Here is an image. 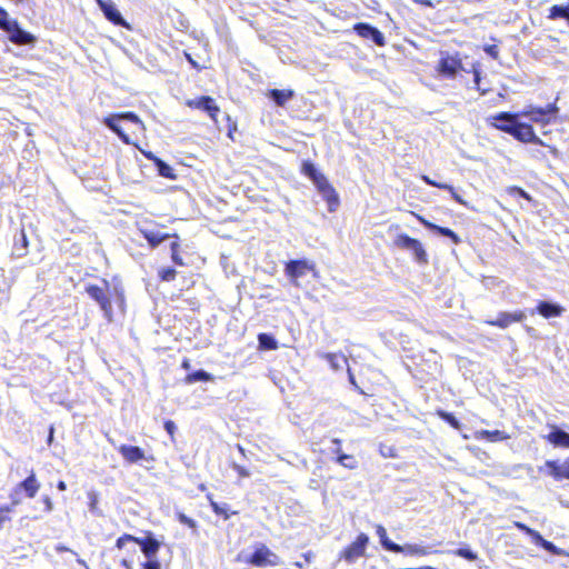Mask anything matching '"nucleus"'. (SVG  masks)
<instances>
[{"label": "nucleus", "instance_id": "obj_1", "mask_svg": "<svg viewBox=\"0 0 569 569\" xmlns=\"http://www.w3.org/2000/svg\"><path fill=\"white\" fill-rule=\"evenodd\" d=\"M302 173L316 186L318 192L328 203V210L335 212L339 206V196L328 179L316 168L311 161H303Z\"/></svg>", "mask_w": 569, "mask_h": 569}, {"label": "nucleus", "instance_id": "obj_2", "mask_svg": "<svg viewBox=\"0 0 569 569\" xmlns=\"http://www.w3.org/2000/svg\"><path fill=\"white\" fill-rule=\"evenodd\" d=\"M0 30L8 34L9 40L18 46H33L36 37L23 30L16 19H11L8 12L0 7Z\"/></svg>", "mask_w": 569, "mask_h": 569}, {"label": "nucleus", "instance_id": "obj_3", "mask_svg": "<svg viewBox=\"0 0 569 569\" xmlns=\"http://www.w3.org/2000/svg\"><path fill=\"white\" fill-rule=\"evenodd\" d=\"M104 288L97 284H89L86 287V292L93 299L103 312L104 318L108 321H112V305L108 293V282L103 280Z\"/></svg>", "mask_w": 569, "mask_h": 569}, {"label": "nucleus", "instance_id": "obj_4", "mask_svg": "<svg viewBox=\"0 0 569 569\" xmlns=\"http://www.w3.org/2000/svg\"><path fill=\"white\" fill-rule=\"evenodd\" d=\"M559 108L557 107V103L553 102L547 104L545 108L529 106L521 112V116L528 118L532 122L546 126L551 122V119L556 117Z\"/></svg>", "mask_w": 569, "mask_h": 569}, {"label": "nucleus", "instance_id": "obj_5", "mask_svg": "<svg viewBox=\"0 0 569 569\" xmlns=\"http://www.w3.org/2000/svg\"><path fill=\"white\" fill-rule=\"evenodd\" d=\"M244 561L254 567H276L280 565L279 556L263 543H259L256 550L246 557Z\"/></svg>", "mask_w": 569, "mask_h": 569}, {"label": "nucleus", "instance_id": "obj_6", "mask_svg": "<svg viewBox=\"0 0 569 569\" xmlns=\"http://www.w3.org/2000/svg\"><path fill=\"white\" fill-rule=\"evenodd\" d=\"M395 244L400 249L411 252L418 263L423 264L428 262L427 252L419 240L401 233L396 238Z\"/></svg>", "mask_w": 569, "mask_h": 569}, {"label": "nucleus", "instance_id": "obj_7", "mask_svg": "<svg viewBox=\"0 0 569 569\" xmlns=\"http://www.w3.org/2000/svg\"><path fill=\"white\" fill-rule=\"evenodd\" d=\"M395 244L400 249L411 252L418 263L423 264L428 262L427 252L419 240L401 233L396 238Z\"/></svg>", "mask_w": 569, "mask_h": 569}, {"label": "nucleus", "instance_id": "obj_8", "mask_svg": "<svg viewBox=\"0 0 569 569\" xmlns=\"http://www.w3.org/2000/svg\"><path fill=\"white\" fill-rule=\"evenodd\" d=\"M284 271L290 278L291 282L298 287V280L303 278L308 272L315 271V264L307 259L289 260L286 263Z\"/></svg>", "mask_w": 569, "mask_h": 569}, {"label": "nucleus", "instance_id": "obj_9", "mask_svg": "<svg viewBox=\"0 0 569 569\" xmlns=\"http://www.w3.org/2000/svg\"><path fill=\"white\" fill-rule=\"evenodd\" d=\"M518 118V113L502 111L488 118V122L493 128L511 136Z\"/></svg>", "mask_w": 569, "mask_h": 569}, {"label": "nucleus", "instance_id": "obj_10", "mask_svg": "<svg viewBox=\"0 0 569 569\" xmlns=\"http://www.w3.org/2000/svg\"><path fill=\"white\" fill-rule=\"evenodd\" d=\"M368 542L369 537L366 533H360L356 541H353L342 551L341 558H343L349 563L355 562L358 558L365 555Z\"/></svg>", "mask_w": 569, "mask_h": 569}, {"label": "nucleus", "instance_id": "obj_11", "mask_svg": "<svg viewBox=\"0 0 569 569\" xmlns=\"http://www.w3.org/2000/svg\"><path fill=\"white\" fill-rule=\"evenodd\" d=\"M461 69V60L448 53L441 56L437 67L440 76L449 79H453Z\"/></svg>", "mask_w": 569, "mask_h": 569}, {"label": "nucleus", "instance_id": "obj_12", "mask_svg": "<svg viewBox=\"0 0 569 569\" xmlns=\"http://www.w3.org/2000/svg\"><path fill=\"white\" fill-rule=\"evenodd\" d=\"M511 136L520 142L545 146L543 141L535 133L531 124L517 121Z\"/></svg>", "mask_w": 569, "mask_h": 569}, {"label": "nucleus", "instance_id": "obj_13", "mask_svg": "<svg viewBox=\"0 0 569 569\" xmlns=\"http://www.w3.org/2000/svg\"><path fill=\"white\" fill-rule=\"evenodd\" d=\"M104 18L112 22L114 26L123 27L128 30H131V26L123 18L119 9L116 7L114 2H97Z\"/></svg>", "mask_w": 569, "mask_h": 569}, {"label": "nucleus", "instance_id": "obj_14", "mask_svg": "<svg viewBox=\"0 0 569 569\" xmlns=\"http://www.w3.org/2000/svg\"><path fill=\"white\" fill-rule=\"evenodd\" d=\"M353 30L361 38L371 40L377 46L385 44V36L383 33L376 27L366 22H358L353 26Z\"/></svg>", "mask_w": 569, "mask_h": 569}, {"label": "nucleus", "instance_id": "obj_15", "mask_svg": "<svg viewBox=\"0 0 569 569\" xmlns=\"http://www.w3.org/2000/svg\"><path fill=\"white\" fill-rule=\"evenodd\" d=\"M187 106L207 112L210 116V118L214 121H217V114L220 112L219 107L216 104L214 100L209 96H202L196 99H190L187 101Z\"/></svg>", "mask_w": 569, "mask_h": 569}, {"label": "nucleus", "instance_id": "obj_16", "mask_svg": "<svg viewBox=\"0 0 569 569\" xmlns=\"http://www.w3.org/2000/svg\"><path fill=\"white\" fill-rule=\"evenodd\" d=\"M136 543L140 546V549L146 556L147 560L157 559L161 542L156 539L153 533L148 532L144 538L136 537Z\"/></svg>", "mask_w": 569, "mask_h": 569}, {"label": "nucleus", "instance_id": "obj_17", "mask_svg": "<svg viewBox=\"0 0 569 569\" xmlns=\"http://www.w3.org/2000/svg\"><path fill=\"white\" fill-rule=\"evenodd\" d=\"M565 311V308L557 302L549 300H541L538 302L535 310H531V315L535 312L539 313L541 317L546 319L560 317Z\"/></svg>", "mask_w": 569, "mask_h": 569}, {"label": "nucleus", "instance_id": "obj_18", "mask_svg": "<svg viewBox=\"0 0 569 569\" xmlns=\"http://www.w3.org/2000/svg\"><path fill=\"white\" fill-rule=\"evenodd\" d=\"M40 488V483L32 471L24 480L19 482L13 489V495L18 497L20 492H24L26 497L33 498Z\"/></svg>", "mask_w": 569, "mask_h": 569}, {"label": "nucleus", "instance_id": "obj_19", "mask_svg": "<svg viewBox=\"0 0 569 569\" xmlns=\"http://www.w3.org/2000/svg\"><path fill=\"white\" fill-rule=\"evenodd\" d=\"M529 537L532 542L537 546L541 547L553 556H568V552L559 547H557L553 542L546 540L537 530L532 529Z\"/></svg>", "mask_w": 569, "mask_h": 569}, {"label": "nucleus", "instance_id": "obj_20", "mask_svg": "<svg viewBox=\"0 0 569 569\" xmlns=\"http://www.w3.org/2000/svg\"><path fill=\"white\" fill-rule=\"evenodd\" d=\"M29 241L24 229H20L19 232L14 234L13 238V247H12V256L16 258H22L28 253Z\"/></svg>", "mask_w": 569, "mask_h": 569}, {"label": "nucleus", "instance_id": "obj_21", "mask_svg": "<svg viewBox=\"0 0 569 569\" xmlns=\"http://www.w3.org/2000/svg\"><path fill=\"white\" fill-rule=\"evenodd\" d=\"M546 467L549 469V475L556 480L569 479V458L562 465L553 460H547Z\"/></svg>", "mask_w": 569, "mask_h": 569}, {"label": "nucleus", "instance_id": "obj_22", "mask_svg": "<svg viewBox=\"0 0 569 569\" xmlns=\"http://www.w3.org/2000/svg\"><path fill=\"white\" fill-rule=\"evenodd\" d=\"M118 451L121 453V456L131 463L138 462L142 459H144V452L140 447L137 446H129V445H121L118 448Z\"/></svg>", "mask_w": 569, "mask_h": 569}, {"label": "nucleus", "instance_id": "obj_23", "mask_svg": "<svg viewBox=\"0 0 569 569\" xmlns=\"http://www.w3.org/2000/svg\"><path fill=\"white\" fill-rule=\"evenodd\" d=\"M267 97L272 100L278 107H283L289 100L295 97V91L291 89H270Z\"/></svg>", "mask_w": 569, "mask_h": 569}, {"label": "nucleus", "instance_id": "obj_24", "mask_svg": "<svg viewBox=\"0 0 569 569\" xmlns=\"http://www.w3.org/2000/svg\"><path fill=\"white\" fill-rule=\"evenodd\" d=\"M547 439L556 447L569 448V433L559 427L553 426Z\"/></svg>", "mask_w": 569, "mask_h": 569}, {"label": "nucleus", "instance_id": "obj_25", "mask_svg": "<svg viewBox=\"0 0 569 569\" xmlns=\"http://www.w3.org/2000/svg\"><path fill=\"white\" fill-rule=\"evenodd\" d=\"M396 553H403L408 556H427L432 551L428 547H422L417 543H406L403 546L398 545L395 551Z\"/></svg>", "mask_w": 569, "mask_h": 569}, {"label": "nucleus", "instance_id": "obj_26", "mask_svg": "<svg viewBox=\"0 0 569 569\" xmlns=\"http://www.w3.org/2000/svg\"><path fill=\"white\" fill-rule=\"evenodd\" d=\"M140 232L142 233L143 238L148 241V243L156 248L160 243H162L166 239L170 238V234L162 233L158 230H151L143 227L139 228Z\"/></svg>", "mask_w": 569, "mask_h": 569}, {"label": "nucleus", "instance_id": "obj_27", "mask_svg": "<svg viewBox=\"0 0 569 569\" xmlns=\"http://www.w3.org/2000/svg\"><path fill=\"white\" fill-rule=\"evenodd\" d=\"M119 121H121V118L119 114H112L104 119V124L112 130L124 143H130L129 136L122 130L121 126L119 124Z\"/></svg>", "mask_w": 569, "mask_h": 569}, {"label": "nucleus", "instance_id": "obj_28", "mask_svg": "<svg viewBox=\"0 0 569 569\" xmlns=\"http://www.w3.org/2000/svg\"><path fill=\"white\" fill-rule=\"evenodd\" d=\"M423 223L429 230L437 232L438 234H440L442 237L450 238L453 243L460 242L459 236L455 231H452L450 228L441 227V226H438V224H435V223H431L428 221H423Z\"/></svg>", "mask_w": 569, "mask_h": 569}, {"label": "nucleus", "instance_id": "obj_29", "mask_svg": "<svg viewBox=\"0 0 569 569\" xmlns=\"http://www.w3.org/2000/svg\"><path fill=\"white\" fill-rule=\"evenodd\" d=\"M147 157L154 161V164L157 167L158 173L161 177L169 178V179H174L176 178V174L173 173V169L167 162H164L163 160L154 157L152 153H148Z\"/></svg>", "mask_w": 569, "mask_h": 569}, {"label": "nucleus", "instance_id": "obj_30", "mask_svg": "<svg viewBox=\"0 0 569 569\" xmlns=\"http://www.w3.org/2000/svg\"><path fill=\"white\" fill-rule=\"evenodd\" d=\"M88 497V508L89 512L94 517H103L104 513L102 509L99 507V493L94 490H90L87 492Z\"/></svg>", "mask_w": 569, "mask_h": 569}, {"label": "nucleus", "instance_id": "obj_31", "mask_svg": "<svg viewBox=\"0 0 569 569\" xmlns=\"http://www.w3.org/2000/svg\"><path fill=\"white\" fill-rule=\"evenodd\" d=\"M376 533L379 537L380 543H381L383 549H386L388 551H391V552L396 551L398 543L393 542L392 540H390L388 538L387 530H386V528L383 526L377 525Z\"/></svg>", "mask_w": 569, "mask_h": 569}, {"label": "nucleus", "instance_id": "obj_32", "mask_svg": "<svg viewBox=\"0 0 569 569\" xmlns=\"http://www.w3.org/2000/svg\"><path fill=\"white\" fill-rule=\"evenodd\" d=\"M208 500L213 512L218 516H221L224 520H228L231 515L237 513L236 511L230 512L228 503H219L214 501L210 495L208 496Z\"/></svg>", "mask_w": 569, "mask_h": 569}, {"label": "nucleus", "instance_id": "obj_33", "mask_svg": "<svg viewBox=\"0 0 569 569\" xmlns=\"http://www.w3.org/2000/svg\"><path fill=\"white\" fill-rule=\"evenodd\" d=\"M213 376L209 372H207L203 369L196 370L189 375H187L184 381L188 385H192L199 381H212Z\"/></svg>", "mask_w": 569, "mask_h": 569}, {"label": "nucleus", "instance_id": "obj_34", "mask_svg": "<svg viewBox=\"0 0 569 569\" xmlns=\"http://www.w3.org/2000/svg\"><path fill=\"white\" fill-rule=\"evenodd\" d=\"M258 343L261 350H276L278 348L277 340L270 333H259Z\"/></svg>", "mask_w": 569, "mask_h": 569}, {"label": "nucleus", "instance_id": "obj_35", "mask_svg": "<svg viewBox=\"0 0 569 569\" xmlns=\"http://www.w3.org/2000/svg\"><path fill=\"white\" fill-rule=\"evenodd\" d=\"M325 358L333 370H340L348 363L347 358L341 353H327Z\"/></svg>", "mask_w": 569, "mask_h": 569}, {"label": "nucleus", "instance_id": "obj_36", "mask_svg": "<svg viewBox=\"0 0 569 569\" xmlns=\"http://www.w3.org/2000/svg\"><path fill=\"white\" fill-rule=\"evenodd\" d=\"M336 462L349 470H353L358 467V460L353 456L347 453H341L336 457Z\"/></svg>", "mask_w": 569, "mask_h": 569}, {"label": "nucleus", "instance_id": "obj_37", "mask_svg": "<svg viewBox=\"0 0 569 569\" xmlns=\"http://www.w3.org/2000/svg\"><path fill=\"white\" fill-rule=\"evenodd\" d=\"M511 316L510 312H501L498 318L493 321H489L488 323L491 326H496L499 328H507L511 323Z\"/></svg>", "mask_w": 569, "mask_h": 569}, {"label": "nucleus", "instance_id": "obj_38", "mask_svg": "<svg viewBox=\"0 0 569 569\" xmlns=\"http://www.w3.org/2000/svg\"><path fill=\"white\" fill-rule=\"evenodd\" d=\"M453 553L458 557H461L468 561H476L478 559L477 553L471 550L469 547H461L453 551Z\"/></svg>", "mask_w": 569, "mask_h": 569}, {"label": "nucleus", "instance_id": "obj_39", "mask_svg": "<svg viewBox=\"0 0 569 569\" xmlns=\"http://www.w3.org/2000/svg\"><path fill=\"white\" fill-rule=\"evenodd\" d=\"M438 416L455 429H460L459 420L451 412L439 410Z\"/></svg>", "mask_w": 569, "mask_h": 569}, {"label": "nucleus", "instance_id": "obj_40", "mask_svg": "<svg viewBox=\"0 0 569 569\" xmlns=\"http://www.w3.org/2000/svg\"><path fill=\"white\" fill-rule=\"evenodd\" d=\"M177 519L179 520L180 523L186 525L190 529H192L193 533H197L198 525H197L196 520H193L192 518L188 517L183 512H177Z\"/></svg>", "mask_w": 569, "mask_h": 569}, {"label": "nucleus", "instance_id": "obj_41", "mask_svg": "<svg viewBox=\"0 0 569 569\" xmlns=\"http://www.w3.org/2000/svg\"><path fill=\"white\" fill-rule=\"evenodd\" d=\"M176 274H177L176 269H173V268H171V267L162 268V269L159 271V277H160V279H161L162 281H172V280H174Z\"/></svg>", "mask_w": 569, "mask_h": 569}, {"label": "nucleus", "instance_id": "obj_42", "mask_svg": "<svg viewBox=\"0 0 569 569\" xmlns=\"http://www.w3.org/2000/svg\"><path fill=\"white\" fill-rule=\"evenodd\" d=\"M483 435L490 441H499V440H505L508 438L505 435V432L500 431V430H493V431L487 430V431H483Z\"/></svg>", "mask_w": 569, "mask_h": 569}, {"label": "nucleus", "instance_id": "obj_43", "mask_svg": "<svg viewBox=\"0 0 569 569\" xmlns=\"http://www.w3.org/2000/svg\"><path fill=\"white\" fill-rule=\"evenodd\" d=\"M421 179L428 184V186H431V187H436V188H439V189H442V190H448V191H452V186L448 184V183H440V182H437L435 181L433 179H430L428 176H422Z\"/></svg>", "mask_w": 569, "mask_h": 569}, {"label": "nucleus", "instance_id": "obj_44", "mask_svg": "<svg viewBox=\"0 0 569 569\" xmlns=\"http://www.w3.org/2000/svg\"><path fill=\"white\" fill-rule=\"evenodd\" d=\"M508 193L510 196L521 197V198H523V199H526L528 201L532 200L530 194L527 191H525L522 188H519V187H516V186H512V187L508 188Z\"/></svg>", "mask_w": 569, "mask_h": 569}, {"label": "nucleus", "instance_id": "obj_45", "mask_svg": "<svg viewBox=\"0 0 569 569\" xmlns=\"http://www.w3.org/2000/svg\"><path fill=\"white\" fill-rule=\"evenodd\" d=\"M130 541L136 542V537L129 533H124L117 539L116 547L122 549L124 545Z\"/></svg>", "mask_w": 569, "mask_h": 569}, {"label": "nucleus", "instance_id": "obj_46", "mask_svg": "<svg viewBox=\"0 0 569 569\" xmlns=\"http://www.w3.org/2000/svg\"><path fill=\"white\" fill-rule=\"evenodd\" d=\"M119 117L121 118V120H127V121H130L132 123H136V124H139V126L143 127L142 122L139 119V117L136 113H133V112L119 113Z\"/></svg>", "mask_w": 569, "mask_h": 569}, {"label": "nucleus", "instance_id": "obj_47", "mask_svg": "<svg viewBox=\"0 0 569 569\" xmlns=\"http://www.w3.org/2000/svg\"><path fill=\"white\" fill-rule=\"evenodd\" d=\"M10 497L12 499V502L10 505H8V506H4V507L0 508V510L2 511V515L12 512L14 507L20 503V499L16 495L11 493Z\"/></svg>", "mask_w": 569, "mask_h": 569}, {"label": "nucleus", "instance_id": "obj_48", "mask_svg": "<svg viewBox=\"0 0 569 569\" xmlns=\"http://www.w3.org/2000/svg\"><path fill=\"white\" fill-rule=\"evenodd\" d=\"M231 467L234 471H237V473L241 478H249L251 476L250 471L246 467H243L237 462H232Z\"/></svg>", "mask_w": 569, "mask_h": 569}, {"label": "nucleus", "instance_id": "obj_49", "mask_svg": "<svg viewBox=\"0 0 569 569\" xmlns=\"http://www.w3.org/2000/svg\"><path fill=\"white\" fill-rule=\"evenodd\" d=\"M331 447H330V452L336 455V457L340 456L342 452L341 450V440L338 439V438H333L331 440Z\"/></svg>", "mask_w": 569, "mask_h": 569}, {"label": "nucleus", "instance_id": "obj_50", "mask_svg": "<svg viewBox=\"0 0 569 569\" xmlns=\"http://www.w3.org/2000/svg\"><path fill=\"white\" fill-rule=\"evenodd\" d=\"M178 247H179V244L177 242L171 243V251H172L171 258L176 264L182 266L183 261H182L181 257L178 254V251H177Z\"/></svg>", "mask_w": 569, "mask_h": 569}, {"label": "nucleus", "instance_id": "obj_51", "mask_svg": "<svg viewBox=\"0 0 569 569\" xmlns=\"http://www.w3.org/2000/svg\"><path fill=\"white\" fill-rule=\"evenodd\" d=\"M472 73H473V83H475L477 90H479L481 92V94H485L486 90H482L480 88V80H481L480 71L476 67H472Z\"/></svg>", "mask_w": 569, "mask_h": 569}, {"label": "nucleus", "instance_id": "obj_52", "mask_svg": "<svg viewBox=\"0 0 569 569\" xmlns=\"http://www.w3.org/2000/svg\"><path fill=\"white\" fill-rule=\"evenodd\" d=\"M485 52L493 59L498 58L499 49L496 44H487L483 48Z\"/></svg>", "mask_w": 569, "mask_h": 569}, {"label": "nucleus", "instance_id": "obj_53", "mask_svg": "<svg viewBox=\"0 0 569 569\" xmlns=\"http://www.w3.org/2000/svg\"><path fill=\"white\" fill-rule=\"evenodd\" d=\"M143 569H160V562L158 559L147 560L142 563Z\"/></svg>", "mask_w": 569, "mask_h": 569}, {"label": "nucleus", "instance_id": "obj_54", "mask_svg": "<svg viewBox=\"0 0 569 569\" xmlns=\"http://www.w3.org/2000/svg\"><path fill=\"white\" fill-rule=\"evenodd\" d=\"M164 430L172 437L174 435V431L177 429L176 423L172 420L164 421Z\"/></svg>", "mask_w": 569, "mask_h": 569}, {"label": "nucleus", "instance_id": "obj_55", "mask_svg": "<svg viewBox=\"0 0 569 569\" xmlns=\"http://www.w3.org/2000/svg\"><path fill=\"white\" fill-rule=\"evenodd\" d=\"M510 316L512 322H521L526 319V313L523 311L510 312Z\"/></svg>", "mask_w": 569, "mask_h": 569}, {"label": "nucleus", "instance_id": "obj_56", "mask_svg": "<svg viewBox=\"0 0 569 569\" xmlns=\"http://www.w3.org/2000/svg\"><path fill=\"white\" fill-rule=\"evenodd\" d=\"M114 295H116V298H117V302L120 307L123 306L124 303V295H123V291L121 288H118V287H114Z\"/></svg>", "mask_w": 569, "mask_h": 569}, {"label": "nucleus", "instance_id": "obj_57", "mask_svg": "<svg viewBox=\"0 0 569 569\" xmlns=\"http://www.w3.org/2000/svg\"><path fill=\"white\" fill-rule=\"evenodd\" d=\"M42 501L44 503V511L48 513L51 512L53 510V503H52L51 498L49 496H44L42 498Z\"/></svg>", "mask_w": 569, "mask_h": 569}, {"label": "nucleus", "instance_id": "obj_58", "mask_svg": "<svg viewBox=\"0 0 569 569\" xmlns=\"http://www.w3.org/2000/svg\"><path fill=\"white\" fill-rule=\"evenodd\" d=\"M515 527L518 528L520 531L525 532L526 535H530V532L532 531V529L530 527H528L527 525L522 523V522H515Z\"/></svg>", "mask_w": 569, "mask_h": 569}, {"label": "nucleus", "instance_id": "obj_59", "mask_svg": "<svg viewBox=\"0 0 569 569\" xmlns=\"http://www.w3.org/2000/svg\"><path fill=\"white\" fill-rule=\"evenodd\" d=\"M348 379H349V382L355 387V389L362 393V391L360 390V388L356 381L355 375L351 372L349 367H348Z\"/></svg>", "mask_w": 569, "mask_h": 569}, {"label": "nucleus", "instance_id": "obj_60", "mask_svg": "<svg viewBox=\"0 0 569 569\" xmlns=\"http://www.w3.org/2000/svg\"><path fill=\"white\" fill-rule=\"evenodd\" d=\"M303 557H305V561H296V562H295V566H296V567H298V568H300V569H303V568H305V566H306L307 563H309V562H310L309 557H307L306 555H305Z\"/></svg>", "mask_w": 569, "mask_h": 569}, {"label": "nucleus", "instance_id": "obj_61", "mask_svg": "<svg viewBox=\"0 0 569 569\" xmlns=\"http://www.w3.org/2000/svg\"><path fill=\"white\" fill-rule=\"evenodd\" d=\"M449 192L452 194V198H453L457 202H459V203H465V201L462 200V198H461L458 193H456V191H455V189H453V188H452V191H449Z\"/></svg>", "mask_w": 569, "mask_h": 569}, {"label": "nucleus", "instance_id": "obj_62", "mask_svg": "<svg viewBox=\"0 0 569 569\" xmlns=\"http://www.w3.org/2000/svg\"><path fill=\"white\" fill-rule=\"evenodd\" d=\"M121 566H122L124 569H132L131 561H129V560H127V559H122V560H121Z\"/></svg>", "mask_w": 569, "mask_h": 569}, {"label": "nucleus", "instance_id": "obj_63", "mask_svg": "<svg viewBox=\"0 0 569 569\" xmlns=\"http://www.w3.org/2000/svg\"><path fill=\"white\" fill-rule=\"evenodd\" d=\"M186 58L192 64L193 68L199 69L198 63L192 59V57L189 53H186Z\"/></svg>", "mask_w": 569, "mask_h": 569}, {"label": "nucleus", "instance_id": "obj_64", "mask_svg": "<svg viewBox=\"0 0 569 569\" xmlns=\"http://www.w3.org/2000/svg\"><path fill=\"white\" fill-rule=\"evenodd\" d=\"M57 488H58V490H60V491H64V490L67 489V485H66V482H64V481L60 480V481H58V483H57Z\"/></svg>", "mask_w": 569, "mask_h": 569}]
</instances>
